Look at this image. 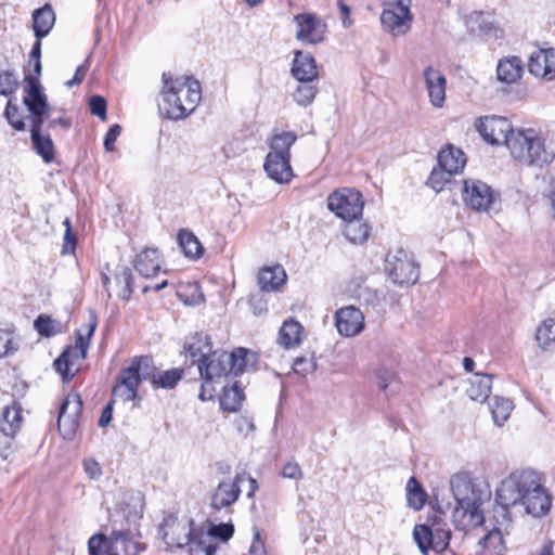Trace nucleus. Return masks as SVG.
Instances as JSON below:
<instances>
[{
    "label": "nucleus",
    "mask_w": 555,
    "mask_h": 555,
    "mask_svg": "<svg viewBox=\"0 0 555 555\" xmlns=\"http://www.w3.org/2000/svg\"><path fill=\"white\" fill-rule=\"evenodd\" d=\"M494 501V520L505 527H512L515 518L525 515L542 517L552 504L542 475L531 468L515 469L503 478Z\"/></svg>",
    "instance_id": "f257e3e1"
},
{
    "label": "nucleus",
    "mask_w": 555,
    "mask_h": 555,
    "mask_svg": "<svg viewBox=\"0 0 555 555\" xmlns=\"http://www.w3.org/2000/svg\"><path fill=\"white\" fill-rule=\"evenodd\" d=\"M450 485L455 500L452 513L455 527L470 530L481 526L485 521L482 506L490 499L488 487L467 473L453 475Z\"/></svg>",
    "instance_id": "f03ea898"
},
{
    "label": "nucleus",
    "mask_w": 555,
    "mask_h": 555,
    "mask_svg": "<svg viewBox=\"0 0 555 555\" xmlns=\"http://www.w3.org/2000/svg\"><path fill=\"white\" fill-rule=\"evenodd\" d=\"M163 81L158 104L160 113L172 120L183 119L193 113L202 99L199 82L186 76L172 78L166 73Z\"/></svg>",
    "instance_id": "7ed1b4c3"
},
{
    "label": "nucleus",
    "mask_w": 555,
    "mask_h": 555,
    "mask_svg": "<svg viewBox=\"0 0 555 555\" xmlns=\"http://www.w3.org/2000/svg\"><path fill=\"white\" fill-rule=\"evenodd\" d=\"M192 363L197 364L199 375L206 383L215 382L228 375L231 357L225 351H212L209 337L195 333L184 345Z\"/></svg>",
    "instance_id": "20e7f679"
},
{
    "label": "nucleus",
    "mask_w": 555,
    "mask_h": 555,
    "mask_svg": "<svg viewBox=\"0 0 555 555\" xmlns=\"http://www.w3.org/2000/svg\"><path fill=\"white\" fill-rule=\"evenodd\" d=\"M506 147L515 159L526 165L543 166L554 158V152L546 147L545 140L534 129H516Z\"/></svg>",
    "instance_id": "39448f33"
},
{
    "label": "nucleus",
    "mask_w": 555,
    "mask_h": 555,
    "mask_svg": "<svg viewBox=\"0 0 555 555\" xmlns=\"http://www.w3.org/2000/svg\"><path fill=\"white\" fill-rule=\"evenodd\" d=\"M193 522L168 518L162 528L163 538L169 546L183 547L190 545V552L198 555H215L217 545L205 542L204 534L192 528Z\"/></svg>",
    "instance_id": "423d86ee"
},
{
    "label": "nucleus",
    "mask_w": 555,
    "mask_h": 555,
    "mask_svg": "<svg viewBox=\"0 0 555 555\" xmlns=\"http://www.w3.org/2000/svg\"><path fill=\"white\" fill-rule=\"evenodd\" d=\"M98 320L94 314H90L85 330L77 331L76 344L67 347L62 354L54 361L56 371L62 375L63 380H69L79 370V364L87 357L90 339L96 328Z\"/></svg>",
    "instance_id": "0eeeda50"
},
{
    "label": "nucleus",
    "mask_w": 555,
    "mask_h": 555,
    "mask_svg": "<svg viewBox=\"0 0 555 555\" xmlns=\"http://www.w3.org/2000/svg\"><path fill=\"white\" fill-rule=\"evenodd\" d=\"M135 535L128 531H113L109 538L94 534L89 539V555H139L145 546Z\"/></svg>",
    "instance_id": "6e6552de"
},
{
    "label": "nucleus",
    "mask_w": 555,
    "mask_h": 555,
    "mask_svg": "<svg viewBox=\"0 0 555 555\" xmlns=\"http://www.w3.org/2000/svg\"><path fill=\"white\" fill-rule=\"evenodd\" d=\"M149 372H151L150 357L132 358L129 365L121 370L116 385L113 387V398L122 402L134 400L142 380H149Z\"/></svg>",
    "instance_id": "1a4fd4ad"
},
{
    "label": "nucleus",
    "mask_w": 555,
    "mask_h": 555,
    "mask_svg": "<svg viewBox=\"0 0 555 555\" xmlns=\"http://www.w3.org/2000/svg\"><path fill=\"white\" fill-rule=\"evenodd\" d=\"M451 531L446 521L440 517L428 519L426 524L415 525L413 539L423 554L429 550L437 553L443 552L449 545Z\"/></svg>",
    "instance_id": "9d476101"
},
{
    "label": "nucleus",
    "mask_w": 555,
    "mask_h": 555,
    "mask_svg": "<svg viewBox=\"0 0 555 555\" xmlns=\"http://www.w3.org/2000/svg\"><path fill=\"white\" fill-rule=\"evenodd\" d=\"M411 0H389L380 14L383 29L391 36L406 34L413 22Z\"/></svg>",
    "instance_id": "9b49d317"
},
{
    "label": "nucleus",
    "mask_w": 555,
    "mask_h": 555,
    "mask_svg": "<svg viewBox=\"0 0 555 555\" xmlns=\"http://www.w3.org/2000/svg\"><path fill=\"white\" fill-rule=\"evenodd\" d=\"M462 197L466 206L480 212H490L499 202V194L477 179L464 180Z\"/></svg>",
    "instance_id": "f8f14e48"
},
{
    "label": "nucleus",
    "mask_w": 555,
    "mask_h": 555,
    "mask_svg": "<svg viewBox=\"0 0 555 555\" xmlns=\"http://www.w3.org/2000/svg\"><path fill=\"white\" fill-rule=\"evenodd\" d=\"M364 202L359 191L344 188L332 192L327 197V208L338 218L350 220V218L362 217Z\"/></svg>",
    "instance_id": "ddd939ff"
},
{
    "label": "nucleus",
    "mask_w": 555,
    "mask_h": 555,
    "mask_svg": "<svg viewBox=\"0 0 555 555\" xmlns=\"http://www.w3.org/2000/svg\"><path fill=\"white\" fill-rule=\"evenodd\" d=\"M23 102L29 112L31 125H43L49 118L50 106L38 78L27 75L24 79Z\"/></svg>",
    "instance_id": "4468645a"
},
{
    "label": "nucleus",
    "mask_w": 555,
    "mask_h": 555,
    "mask_svg": "<svg viewBox=\"0 0 555 555\" xmlns=\"http://www.w3.org/2000/svg\"><path fill=\"white\" fill-rule=\"evenodd\" d=\"M386 271L391 281L399 285H413L420 276L414 260L401 248L387 256Z\"/></svg>",
    "instance_id": "2eb2a0df"
},
{
    "label": "nucleus",
    "mask_w": 555,
    "mask_h": 555,
    "mask_svg": "<svg viewBox=\"0 0 555 555\" xmlns=\"http://www.w3.org/2000/svg\"><path fill=\"white\" fill-rule=\"evenodd\" d=\"M475 127L482 139L489 144H504L505 146H507V140L516 130L506 117L496 115L478 118Z\"/></svg>",
    "instance_id": "dca6fc26"
},
{
    "label": "nucleus",
    "mask_w": 555,
    "mask_h": 555,
    "mask_svg": "<svg viewBox=\"0 0 555 555\" xmlns=\"http://www.w3.org/2000/svg\"><path fill=\"white\" fill-rule=\"evenodd\" d=\"M296 26L295 38L306 44L322 42L326 34V23L315 13H299L293 17Z\"/></svg>",
    "instance_id": "f3484780"
},
{
    "label": "nucleus",
    "mask_w": 555,
    "mask_h": 555,
    "mask_svg": "<svg viewBox=\"0 0 555 555\" xmlns=\"http://www.w3.org/2000/svg\"><path fill=\"white\" fill-rule=\"evenodd\" d=\"M81 411L82 400L80 395L77 392L68 393L61 404L57 417L59 430L65 439L72 440L76 435Z\"/></svg>",
    "instance_id": "a211bd4d"
},
{
    "label": "nucleus",
    "mask_w": 555,
    "mask_h": 555,
    "mask_svg": "<svg viewBox=\"0 0 555 555\" xmlns=\"http://www.w3.org/2000/svg\"><path fill=\"white\" fill-rule=\"evenodd\" d=\"M335 325L340 335L353 337L364 328V315L353 306L344 307L335 314Z\"/></svg>",
    "instance_id": "6ab92c4d"
},
{
    "label": "nucleus",
    "mask_w": 555,
    "mask_h": 555,
    "mask_svg": "<svg viewBox=\"0 0 555 555\" xmlns=\"http://www.w3.org/2000/svg\"><path fill=\"white\" fill-rule=\"evenodd\" d=\"M530 74L546 81L555 79V49H540L534 51L528 62Z\"/></svg>",
    "instance_id": "aec40b11"
},
{
    "label": "nucleus",
    "mask_w": 555,
    "mask_h": 555,
    "mask_svg": "<svg viewBox=\"0 0 555 555\" xmlns=\"http://www.w3.org/2000/svg\"><path fill=\"white\" fill-rule=\"evenodd\" d=\"M509 528L495 521L494 528L479 539L474 552L469 555H504L506 548L503 535L508 533Z\"/></svg>",
    "instance_id": "412c9836"
},
{
    "label": "nucleus",
    "mask_w": 555,
    "mask_h": 555,
    "mask_svg": "<svg viewBox=\"0 0 555 555\" xmlns=\"http://www.w3.org/2000/svg\"><path fill=\"white\" fill-rule=\"evenodd\" d=\"M244 479V474H237L233 480L220 481L212 494L211 507L219 511L235 503L241 493L238 483Z\"/></svg>",
    "instance_id": "4be33fe9"
},
{
    "label": "nucleus",
    "mask_w": 555,
    "mask_h": 555,
    "mask_svg": "<svg viewBox=\"0 0 555 555\" xmlns=\"http://www.w3.org/2000/svg\"><path fill=\"white\" fill-rule=\"evenodd\" d=\"M263 170L271 180L279 184H287L294 177L291 157L280 156L275 153L267 154Z\"/></svg>",
    "instance_id": "5701e85b"
},
{
    "label": "nucleus",
    "mask_w": 555,
    "mask_h": 555,
    "mask_svg": "<svg viewBox=\"0 0 555 555\" xmlns=\"http://www.w3.org/2000/svg\"><path fill=\"white\" fill-rule=\"evenodd\" d=\"M424 79L430 103L435 107H442L446 100L447 86L444 75L439 69L428 66L424 69Z\"/></svg>",
    "instance_id": "b1692460"
},
{
    "label": "nucleus",
    "mask_w": 555,
    "mask_h": 555,
    "mask_svg": "<svg viewBox=\"0 0 555 555\" xmlns=\"http://www.w3.org/2000/svg\"><path fill=\"white\" fill-rule=\"evenodd\" d=\"M524 74V62L520 57L504 56L498 62L496 78L505 85L516 83Z\"/></svg>",
    "instance_id": "393cba45"
},
{
    "label": "nucleus",
    "mask_w": 555,
    "mask_h": 555,
    "mask_svg": "<svg viewBox=\"0 0 555 555\" xmlns=\"http://www.w3.org/2000/svg\"><path fill=\"white\" fill-rule=\"evenodd\" d=\"M292 75L297 81H313L318 77V68L313 56L310 53L296 51Z\"/></svg>",
    "instance_id": "a878e982"
},
{
    "label": "nucleus",
    "mask_w": 555,
    "mask_h": 555,
    "mask_svg": "<svg viewBox=\"0 0 555 555\" xmlns=\"http://www.w3.org/2000/svg\"><path fill=\"white\" fill-rule=\"evenodd\" d=\"M349 293L359 300L360 304L372 307L375 310H382L385 297L371 287L361 284V280L352 281L348 286Z\"/></svg>",
    "instance_id": "bb28decb"
},
{
    "label": "nucleus",
    "mask_w": 555,
    "mask_h": 555,
    "mask_svg": "<svg viewBox=\"0 0 555 555\" xmlns=\"http://www.w3.org/2000/svg\"><path fill=\"white\" fill-rule=\"evenodd\" d=\"M297 141V134L294 131H283L273 129L267 138L269 153H275L280 156L291 157V147Z\"/></svg>",
    "instance_id": "cd10ccee"
},
{
    "label": "nucleus",
    "mask_w": 555,
    "mask_h": 555,
    "mask_svg": "<svg viewBox=\"0 0 555 555\" xmlns=\"http://www.w3.org/2000/svg\"><path fill=\"white\" fill-rule=\"evenodd\" d=\"M22 422V406L20 403L13 401L2 411L0 430L7 438H13L20 430Z\"/></svg>",
    "instance_id": "c85d7f7f"
},
{
    "label": "nucleus",
    "mask_w": 555,
    "mask_h": 555,
    "mask_svg": "<svg viewBox=\"0 0 555 555\" xmlns=\"http://www.w3.org/2000/svg\"><path fill=\"white\" fill-rule=\"evenodd\" d=\"M162 267V260L156 248H145L135 259L134 268L144 278L155 276Z\"/></svg>",
    "instance_id": "c756f323"
},
{
    "label": "nucleus",
    "mask_w": 555,
    "mask_h": 555,
    "mask_svg": "<svg viewBox=\"0 0 555 555\" xmlns=\"http://www.w3.org/2000/svg\"><path fill=\"white\" fill-rule=\"evenodd\" d=\"M343 234L353 245H361L367 241L371 234V227L362 217L350 218L344 221Z\"/></svg>",
    "instance_id": "7c9ffc66"
},
{
    "label": "nucleus",
    "mask_w": 555,
    "mask_h": 555,
    "mask_svg": "<svg viewBox=\"0 0 555 555\" xmlns=\"http://www.w3.org/2000/svg\"><path fill=\"white\" fill-rule=\"evenodd\" d=\"M466 164L464 153L452 145L441 150L438 154V165L452 175L461 172Z\"/></svg>",
    "instance_id": "2f4dec72"
},
{
    "label": "nucleus",
    "mask_w": 555,
    "mask_h": 555,
    "mask_svg": "<svg viewBox=\"0 0 555 555\" xmlns=\"http://www.w3.org/2000/svg\"><path fill=\"white\" fill-rule=\"evenodd\" d=\"M491 387V375L476 373L468 379L466 392L472 400L485 402L489 398Z\"/></svg>",
    "instance_id": "473e14b6"
},
{
    "label": "nucleus",
    "mask_w": 555,
    "mask_h": 555,
    "mask_svg": "<svg viewBox=\"0 0 555 555\" xmlns=\"http://www.w3.org/2000/svg\"><path fill=\"white\" fill-rule=\"evenodd\" d=\"M183 370L171 369L163 372L156 371L153 359L151 358V372L149 380L155 388L172 389L182 378Z\"/></svg>",
    "instance_id": "72a5a7b5"
},
{
    "label": "nucleus",
    "mask_w": 555,
    "mask_h": 555,
    "mask_svg": "<svg viewBox=\"0 0 555 555\" xmlns=\"http://www.w3.org/2000/svg\"><path fill=\"white\" fill-rule=\"evenodd\" d=\"M55 22V15L52 8L48 4L37 9L33 13V28L36 38L42 39L52 29Z\"/></svg>",
    "instance_id": "f704fd0d"
},
{
    "label": "nucleus",
    "mask_w": 555,
    "mask_h": 555,
    "mask_svg": "<svg viewBox=\"0 0 555 555\" xmlns=\"http://www.w3.org/2000/svg\"><path fill=\"white\" fill-rule=\"evenodd\" d=\"M286 273L281 266L263 268L258 274V284L261 291H275L285 283Z\"/></svg>",
    "instance_id": "c9c22d12"
},
{
    "label": "nucleus",
    "mask_w": 555,
    "mask_h": 555,
    "mask_svg": "<svg viewBox=\"0 0 555 555\" xmlns=\"http://www.w3.org/2000/svg\"><path fill=\"white\" fill-rule=\"evenodd\" d=\"M43 125H31L30 134L35 151L43 158L46 163H50L54 158V145L50 135H42L41 128Z\"/></svg>",
    "instance_id": "e433bc0d"
},
{
    "label": "nucleus",
    "mask_w": 555,
    "mask_h": 555,
    "mask_svg": "<svg viewBox=\"0 0 555 555\" xmlns=\"http://www.w3.org/2000/svg\"><path fill=\"white\" fill-rule=\"evenodd\" d=\"M302 326L291 319L283 323L279 332V344L286 349L297 347L301 343Z\"/></svg>",
    "instance_id": "4c0bfd02"
},
{
    "label": "nucleus",
    "mask_w": 555,
    "mask_h": 555,
    "mask_svg": "<svg viewBox=\"0 0 555 555\" xmlns=\"http://www.w3.org/2000/svg\"><path fill=\"white\" fill-rule=\"evenodd\" d=\"M535 340L542 350L555 351V319H546L538 326Z\"/></svg>",
    "instance_id": "58836bf2"
},
{
    "label": "nucleus",
    "mask_w": 555,
    "mask_h": 555,
    "mask_svg": "<svg viewBox=\"0 0 555 555\" xmlns=\"http://www.w3.org/2000/svg\"><path fill=\"white\" fill-rule=\"evenodd\" d=\"M178 242L186 257L198 259L204 248L198 238L189 230H181L178 234Z\"/></svg>",
    "instance_id": "ea45409f"
},
{
    "label": "nucleus",
    "mask_w": 555,
    "mask_h": 555,
    "mask_svg": "<svg viewBox=\"0 0 555 555\" xmlns=\"http://www.w3.org/2000/svg\"><path fill=\"white\" fill-rule=\"evenodd\" d=\"M244 400L243 390L235 383L232 386H223V393L220 398V405L229 412H236Z\"/></svg>",
    "instance_id": "a19ab883"
},
{
    "label": "nucleus",
    "mask_w": 555,
    "mask_h": 555,
    "mask_svg": "<svg viewBox=\"0 0 555 555\" xmlns=\"http://www.w3.org/2000/svg\"><path fill=\"white\" fill-rule=\"evenodd\" d=\"M513 409V401L507 398L495 396L493 398V402L490 404L493 422L498 426H502L508 420Z\"/></svg>",
    "instance_id": "79ce46f5"
},
{
    "label": "nucleus",
    "mask_w": 555,
    "mask_h": 555,
    "mask_svg": "<svg viewBox=\"0 0 555 555\" xmlns=\"http://www.w3.org/2000/svg\"><path fill=\"white\" fill-rule=\"evenodd\" d=\"M406 501L408 505L415 511L421 509L426 502V493L415 477H410L408 480Z\"/></svg>",
    "instance_id": "37998d69"
},
{
    "label": "nucleus",
    "mask_w": 555,
    "mask_h": 555,
    "mask_svg": "<svg viewBox=\"0 0 555 555\" xmlns=\"http://www.w3.org/2000/svg\"><path fill=\"white\" fill-rule=\"evenodd\" d=\"M313 81H298V86L293 92L294 101L300 106L310 105L315 95L317 88L312 83Z\"/></svg>",
    "instance_id": "c03bdc74"
},
{
    "label": "nucleus",
    "mask_w": 555,
    "mask_h": 555,
    "mask_svg": "<svg viewBox=\"0 0 555 555\" xmlns=\"http://www.w3.org/2000/svg\"><path fill=\"white\" fill-rule=\"evenodd\" d=\"M116 282L120 286L118 297L125 301H128L133 292V276L130 268L121 267L116 273Z\"/></svg>",
    "instance_id": "a18cd8bd"
},
{
    "label": "nucleus",
    "mask_w": 555,
    "mask_h": 555,
    "mask_svg": "<svg viewBox=\"0 0 555 555\" xmlns=\"http://www.w3.org/2000/svg\"><path fill=\"white\" fill-rule=\"evenodd\" d=\"M377 386L382 391L395 393L399 389V380L396 373L380 369L376 372Z\"/></svg>",
    "instance_id": "49530a36"
},
{
    "label": "nucleus",
    "mask_w": 555,
    "mask_h": 555,
    "mask_svg": "<svg viewBox=\"0 0 555 555\" xmlns=\"http://www.w3.org/2000/svg\"><path fill=\"white\" fill-rule=\"evenodd\" d=\"M18 88V76L15 72L0 68V94L10 95Z\"/></svg>",
    "instance_id": "de8ad7c7"
},
{
    "label": "nucleus",
    "mask_w": 555,
    "mask_h": 555,
    "mask_svg": "<svg viewBox=\"0 0 555 555\" xmlns=\"http://www.w3.org/2000/svg\"><path fill=\"white\" fill-rule=\"evenodd\" d=\"M452 176L453 175L451 172L447 171L444 168L438 165L431 170L427 180V185H429L436 192H440L443 190L444 185L450 182Z\"/></svg>",
    "instance_id": "09e8293b"
},
{
    "label": "nucleus",
    "mask_w": 555,
    "mask_h": 555,
    "mask_svg": "<svg viewBox=\"0 0 555 555\" xmlns=\"http://www.w3.org/2000/svg\"><path fill=\"white\" fill-rule=\"evenodd\" d=\"M234 533V526L231 522H222L219 525H210L207 531V535H204L205 541L209 537L218 538L219 540L227 542L232 538Z\"/></svg>",
    "instance_id": "8fccbe9b"
},
{
    "label": "nucleus",
    "mask_w": 555,
    "mask_h": 555,
    "mask_svg": "<svg viewBox=\"0 0 555 555\" xmlns=\"http://www.w3.org/2000/svg\"><path fill=\"white\" fill-rule=\"evenodd\" d=\"M228 356L232 358L229 363L228 374L237 376L243 373L246 365V350L238 348L230 353L228 352Z\"/></svg>",
    "instance_id": "3c124183"
},
{
    "label": "nucleus",
    "mask_w": 555,
    "mask_h": 555,
    "mask_svg": "<svg viewBox=\"0 0 555 555\" xmlns=\"http://www.w3.org/2000/svg\"><path fill=\"white\" fill-rule=\"evenodd\" d=\"M36 331L46 337L53 336L57 332V323L46 314H40L35 321Z\"/></svg>",
    "instance_id": "603ef678"
},
{
    "label": "nucleus",
    "mask_w": 555,
    "mask_h": 555,
    "mask_svg": "<svg viewBox=\"0 0 555 555\" xmlns=\"http://www.w3.org/2000/svg\"><path fill=\"white\" fill-rule=\"evenodd\" d=\"M17 346L14 341L13 332L0 328V358L15 351Z\"/></svg>",
    "instance_id": "864d4df0"
},
{
    "label": "nucleus",
    "mask_w": 555,
    "mask_h": 555,
    "mask_svg": "<svg viewBox=\"0 0 555 555\" xmlns=\"http://www.w3.org/2000/svg\"><path fill=\"white\" fill-rule=\"evenodd\" d=\"M90 112L101 120H106V101L101 95H92L89 100Z\"/></svg>",
    "instance_id": "5fc2aeb1"
},
{
    "label": "nucleus",
    "mask_w": 555,
    "mask_h": 555,
    "mask_svg": "<svg viewBox=\"0 0 555 555\" xmlns=\"http://www.w3.org/2000/svg\"><path fill=\"white\" fill-rule=\"evenodd\" d=\"M5 115L9 124L17 131H22L25 129V122L18 116V108L16 105H12L11 101L8 102L5 108Z\"/></svg>",
    "instance_id": "6e6d98bb"
},
{
    "label": "nucleus",
    "mask_w": 555,
    "mask_h": 555,
    "mask_svg": "<svg viewBox=\"0 0 555 555\" xmlns=\"http://www.w3.org/2000/svg\"><path fill=\"white\" fill-rule=\"evenodd\" d=\"M317 367V364L312 358H297L293 363V370L296 374L306 376L312 373Z\"/></svg>",
    "instance_id": "4d7b16f0"
},
{
    "label": "nucleus",
    "mask_w": 555,
    "mask_h": 555,
    "mask_svg": "<svg viewBox=\"0 0 555 555\" xmlns=\"http://www.w3.org/2000/svg\"><path fill=\"white\" fill-rule=\"evenodd\" d=\"M63 224L65 225L64 244L62 248L63 254L74 253L76 246V236L72 232V223L69 218H65Z\"/></svg>",
    "instance_id": "13d9d810"
},
{
    "label": "nucleus",
    "mask_w": 555,
    "mask_h": 555,
    "mask_svg": "<svg viewBox=\"0 0 555 555\" xmlns=\"http://www.w3.org/2000/svg\"><path fill=\"white\" fill-rule=\"evenodd\" d=\"M40 55H41V39L37 38L36 42L34 43V46L31 48V51L29 53V64L34 65V72L37 76H40V74H41Z\"/></svg>",
    "instance_id": "bf43d9fd"
},
{
    "label": "nucleus",
    "mask_w": 555,
    "mask_h": 555,
    "mask_svg": "<svg viewBox=\"0 0 555 555\" xmlns=\"http://www.w3.org/2000/svg\"><path fill=\"white\" fill-rule=\"evenodd\" d=\"M249 553L251 555H267L264 542L262 541L260 531L256 526L253 527V542L249 547Z\"/></svg>",
    "instance_id": "052dcab7"
},
{
    "label": "nucleus",
    "mask_w": 555,
    "mask_h": 555,
    "mask_svg": "<svg viewBox=\"0 0 555 555\" xmlns=\"http://www.w3.org/2000/svg\"><path fill=\"white\" fill-rule=\"evenodd\" d=\"M282 476L284 478L299 480L302 478V470L299 464L295 461H288L282 468Z\"/></svg>",
    "instance_id": "680f3d73"
},
{
    "label": "nucleus",
    "mask_w": 555,
    "mask_h": 555,
    "mask_svg": "<svg viewBox=\"0 0 555 555\" xmlns=\"http://www.w3.org/2000/svg\"><path fill=\"white\" fill-rule=\"evenodd\" d=\"M121 133V127L117 124L109 127L104 138V149L106 152H113L115 142Z\"/></svg>",
    "instance_id": "e2e57ef3"
},
{
    "label": "nucleus",
    "mask_w": 555,
    "mask_h": 555,
    "mask_svg": "<svg viewBox=\"0 0 555 555\" xmlns=\"http://www.w3.org/2000/svg\"><path fill=\"white\" fill-rule=\"evenodd\" d=\"M83 469L88 477L93 480L99 479L102 475L100 464L93 459H88L83 461Z\"/></svg>",
    "instance_id": "0e129e2a"
},
{
    "label": "nucleus",
    "mask_w": 555,
    "mask_h": 555,
    "mask_svg": "<svg viewBox=\"0 0 555 555\" xmlns=\"http://www.w3.org/2000/svg\"><path fill=\"white\" fill-rule=\"evenodd\" d=\"M115 399L113 398L103 409L101 416L99 418V426L100 427H106L113 417V404Z\"/></svg>",
    "instance_id": "69168bd1"
},
{
    "label": "nucleus",
    "mask_w": 555,
    "mask_h": 555,
    "mask_svg": "<svg viewBox=\"0 0 555 555\" xmlns=\"http://www.w3.org/2000/svg\"><path fill=\"white\" fill-rule=\"evenodd\" d=\"M86 72L87 69L83 65L78 66L73 79L68 80L66 86L72 88L73 86L80 83L86 75Z\"/></svg>",
    "instance_id": "338daca9"
},
{
    "label": "nucleus",
    "mask_w": 555,
    "mask_h": 555,
    "mask_svg": "<svg viewBox=\"0 0 555 555\" xmlns=\"http://www.w3.org/2000/svg\"><path fill=\"white\" fill-rule=\"evenodd\" d=\"M11 439L12 438L7 439L3 442V446L0 447V457L4 461L9 460L11 457V455L13 454V443H12Z\"/></svg>",
    "instance_id": "774afa93"
}]
</instances>
